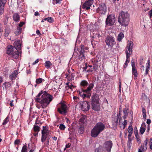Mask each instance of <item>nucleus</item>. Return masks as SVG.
<instances>
[{"mask_svg": "<svg viewBox=\"0 0 152 152\" xmlns=\"http://www.w3.org/2000/svg\"><path fill=\"white\" fill-rule=\"evenodd\" d=\"M53 96L46 91H41L35 98L36 102L40 103L41 105H37L36 107L40 109L41 106L42 108H46L53 100Z\"/></svg>", "mask_w": 152, "mask_h": 152, "instance_id": "f257e3e1", "label": "nucleus"}, {"mask_svg": "<svg viewBox=\"0 0 152 152\" xmlns=\"http://www.w3.org/2000/svg\"><path fill=\"white\" fill-rule=\"evenodd\" d=\"M93 82L88 85V82L86 80H82L80 83L81 91H78L79 95L84 100L86 98H90L91 96V91L94 87Z\"/></svg>", "mask_w": 152, "mask_h": 152, "instance_id": "f03ea898", "label": "nucleus"}, {"mask_svg": "<svg viewBox=\"0 0 152 152\" xmlns=\"http://www.w3.org/2000/svg\"><path fill=\"white\" fill-rule=\"evenodd\" d=\"M105 128L104 125L102 122L97 123L91 131V136L94 137H96Z\"/></svg>", "mask_w": 152, "mask_h": 152, "instance_id": "7ed1b4c3", "label": "nucleus"}, {"mask_svg": "<svg viewBox=\"0 0 152 152\" xmlns=\"http://www.w3.org/2000/svg\"><path fill=\"white\" fill-rule=\"evenodd\" d=\"M129 15L127 12L122 11L119 14L118 21L120 25L126 26L129 21Z\"/></svg>", "mask_w": 152, "mask_h": 152, "instance_id": "20e7f679", "label": "nucleus"}, {"mask_svg": "<svg viewBox=\"0 0 152 152\" xmlns=\"http://www.w3.org/2000/svg\"><path fill=\"white\" fill-rule=\"evenodd\" d=\"M133 43L132 41H130L128 42L126 48L125 53L126 56V62L129 63L130 61V57L132 53V48Z\"/></svg>", "mask_w": 152, "mask_h": 152, "instance_id": "39448f33", "label": "nucleus"}, {"mask_svg": "<svg viewBox=\"0 0 152 152\" xmlns=\"http://www.w3.org/2000/svg\"><path fill=\"white\" fill-rule=\"evenodd\" d=\"M115 18L114 15H108L106 19L105 24L106 26H112L114 24Z\"/></svg>", "mask_w": 152, "mask_h": 152, "instance_id": "423d86ee", "label": "nucleus"}, {"mask_svg": "<svg viewBox=\"0 0 152 152\" xmlns=\"http://www.w3.org/2000/svg\"><path fill=\"white\" fill-rule=\"evenodd\" d=\"M107 8L104 3H101L96 10V12L100 15H104L107 11Z\"/></svg>", "mask_w": 152, "mask_h": 152, "instance_id": "0eeeda50", "label": "nucleus"}, {"mask_svg": "<svg viewBox=\"0 0 152 152\" xmlns=\"http://www.w3.org/2000/svg\"><path fill=\"white\" fill-rule=\"evenodd\" d=\"M67 105L64 103H61L60 107L58 108L57 111L61 114L66 115L67 112Z\"/></svg>", "mask_w": 152, "mask_h": 152, "instance_id": "6e6552de", "label": "nucleus"}, {"mask_svg": "<svg viewBox=\"0 0 152 152\" xmlns=\"http://www.w3.org/2000/svg\"><path fill=\"white\" fill-rule=\"evenodd\" d=\"M113 145L111 141L110 140L105 142L103 144V148L107 152H110L111 149Z\"/></svg>", "mask_w": 152, "mask_h": 152, "instance_id": "1a4fd4ad", "label": "nucleus"}, {"mask_svg": "<svg viewBox=\"0 0 152 152\" xmlns=\"http://www.w3.org/2000/svg\"><path fill=\"white\" fill-rule=\"evenodd\" d=\"M90 102L86 101L83 102L81 105V108L83 111H88L90 109Z\"/></svg>", "mask_w": 152, "mask_h": 152, "instance_id": "9d476101", "label": "nucleus"}, {"mask_svg": "<svg viewBox=\"0 0 152 152\" xmlns=\"http://www.w3.org/2000/svg\"><path fill=\"white\" fill-rule=\"evenodd\" d=\"M22 41L20 40L15 41L14 43V46L15 49L21 50V49Z\"/></svg>", "mask_w": 152, "mask_h": 152, "instance_id": "9b49d317", "label": "nucleus"}, {"mask_svg": "<svg viewBox=\"0 0 152 152\" xmlns=\"http://www.w3.org/2000/svg\"><path fill=\"white\" fill-rule=\"evenodd\" d=\"M99 96L97 94H94L91 96V102H96L99 103Z\"/></svg>", "mask_w": 152, "mask_h": 152, "instance_id": "f8f14e48", "label": "nucleus"}, {"mask_svg": "<svg viewBox=\"0 0 152 152\" xmlns=\"http://www.w3.org/2000/svg\"><path fill=\"white\" fill-rule=\"evenodd\" d=\"M94 0H87L82 6V8L84 9L86 7L91 6L93 3Z\"/></svg>", "mask_w": 152, "mask_h": 152, "instance_id": "ddd939ff", "label": "nucleus"}, {"mask_svg": "<svg viewBox=\"0 0 152 152\" xmlns=\"http://www.w3.org/2000/svg\"><path fill=\"white\" fill-rule=\"evenodd\" d=\"M15 48L11 45H9L7 47V53L11 55L15 50Z\"/></svg>", "mask_w": 152, "mask_h": 152, "instance_id": "4468645a", "label": "nucleus"}, {"mask_svg": "<svg viewBox=\"0 0 152 152\" xmlns=\"http://www.w3.org/2000/svg\"><path fill=\"white\" fill-rule=\"evenodd\" d=\"M105 41L106 44L108 46H113L115 43L113 39H106Z\"/></svg>", "mask_w": 152, "mask_h": 152, "instance_id": "2eb2a0df", "label": "nucleus"}, {"mask_svg": "<svg viewBox=\"0 0 152 152\" xmlns=\"http://www.w3.org/2000/svg\"><path fill=\"white\" fill-rule=\"evenodd\" d=\"M20 52H21V51L15 49V50L11 55H12V56L13 58L16 59L19 56Z\"/></svg>", "mask_w": 152, "mask_h": 152, "instance_id": "dca6fc26", "label": "nucleus"}, {"mask_svg": "<svg viewBox=\"0 0 152 152\" xmlns=\"http://www.w3.org/2000/svg\"><path fill=\"white\" fill-rule=\"evenodd\" d=\"M92 108L94 110L98 111L100 110V107L99 105V103H96V102L91 103Z\"/></svg>", "mask_w": 152, "mask_h": 152, "instance_id": "f3484780", "label": "nucleus"}, {"mask_svg": "<svg viewBox=\"0 0 152 152\" xmlns=\"http://www.w3.org/2000/svg\"><path fill=\"white\" fill-rule=\"evenodd\" d=\"M98 60L97 58H94V60L92 61V63L93 64V68L94 70L96 71L98 68L99 64Z\"/></svg>", "mask_w": 152, "mask_h": 152, "instance_id": "a211bd4d", "label": "nucleus"}, {"mask_svg": "<svg viewBox=\"0 0 152 152\" xmlns=\"http://www.w3.org/2000/svg\"><path fill=\"white\" fill-rule=\"evenodd\" d=\"M125 108H124L123 110V112L124 114V115L123 116V118L124 120L126 119L129 113V108H126V106H125Z\"/></svg>", "mask_w": 152, "mask_h": 152, "instance_id": "6ab92c4d", "label": "nucleus"}, {"mask_svg": "<svg viewBox=\"0 0 152 152\" xmlns=\"http://www.w3.org/2000/svg\"><path fill=\"white\" fill-rule=\"evenodd\" d=\"M13 19L15 22H18L20 20V16L18 13H15L13 15Z\"/></svg>", "mask_w": 152, "mask_h": 152, "instance_id": "aec40b11", "label": "nucleus"}, {"mask_svg": "<svg viewBox=\"0 0 152 152\" xmlns=\"http://www.w3.org/2000/svg\"><path fill=\"white\" fill-rule=\"evenodd\" d=\"M5 5V3L0 2V15H2L3 14Z\"/></svg>", "mask_w": 152, "mask_h": 152, "instance_id": "412c9836", "label": "nucleus"}, {"mask_svg": "<svg viewBox=\"0 0 152 152\" xmlns=\"http://www.w3.org/2000/svg\"><path fill=\"white\" fill-rule=\"evenodd\" d=\"M18 74V72L17 70H15L10 75L9 78L12 80L15 79V77L17 76Z\"/></svg>", "mask_w": 152, "mask_h": 152, "instance_id": "4be33fe9", "label": "nucleus"}, {"mask_svg": "<svg viewBox=\"0 0 152 152\" xmlns=\"http://www.w3.org/2000/svg\"><path fill=\"white\" fill-rule=\"evenodd\" d=\"M132 73L133 75H134V78L136 79L137 77V72L136 68H133L132 69Z\"/></svg>", "mask_w": 152, "mask_h": 152, "instance_id": "5701e85b", "label": "nucleus"}, {"mask_svg": "<svg viewBox=\"0 0 152 152\" xmlns=\"http://www.w3.org/2000/svg\"><path fill=\"white\" fill-rule=\"evenodd\" d=\"M146 125L144 123L142 124L140 128V132L141 134H143L145 132V130Z\"/></svg>", "mask_w": 152, "mask_h": 152, "instance_id": "b1692460", "label": "nucleus"}, {"mask_svg": "<svg viewBox=\"0 0 152 152\" xmlns=\"http://www.w3.org/2000/svg\"><path fill=\"white\" fill-rule=\"evenodd\" d=\"M138 149V152H144L147 149L146 147L145 148L144 144H142Z\"/></svg>", "mask_w": 152, "mask_h": 152, "instance_id": "393cba45", "label": "nucleus"}, {"mask_svg": "<svg viewBox=\"0 0 152 152\" xmlns=\"http://www.w3.org/2000/svg\"><path fill=\"white\" fill-rule=\"evenodd\" d=\"M133 129L132 126H129L128 129V136L131 137L133 133Z\"/></svg>", "mask_w": 152, "mask_h": 152, "instance_id": "a878e982", "label": "nucleus"}, {"mask_svg": "<svg viewBox=\"0 0 152 152\" xmlns=\"http://www.w3.org/2000/svg\"><path fill=\"white\" fill-rule=\"evenodd\" d=\"M47 134H44L43 132L42 133L41 141L43 142H44L47 139Z\"/></svg>", "mask_w": 152, "mask_h": 152, "instance_id": "bb28decb", "label": "nucleus"}, {"mask_svg": "<svg viewBox=\"0 0 152 152\" xmlns=\"http://www.w3.org/2000/svg\"><path fill=\"white\" fill-rule=\"evenodd\" d=\"M75 74L74 73H71L69 75V77L67 78V80L69 81H71L75 77Z\"/></svg>", "mask_w": 152, "mask_h": 152, "instance_id": "cd10ccee", "label": "nucleus"}, {"mask_svg": "<svg viewBox=\"0 0 152 152\" xmlns=\"http://www.w3.org/2000/svg\"><path fill=\"white\" fill-rule=\"evenodd\" d=\"M22 29V28H20V27H17V29L15 32V35H18L19 34H20L21 32Z\"/></svg>", "mask_w": 152, "mask_h": 152, "instance_id": "c85d7f7f", "label": "nucleus"}, {"mask_svg": "<svg viewBox=\"0 0 152 152\" xmlns=\"http://www.w3.org/2000/svg\"><path fill=\"white\" fill-rule=\"evenodd\" d=\"M45 65L48 69L52 65V64L49 61H47L45 62Z\"/></svg>", "mask_w": 152, "mask_h": 152, "instance_id": "c756f323", "label": "nucleus"}, {"mask_svg": "<svg viewBox=\"0 0 152 152\" xmlns=\"http://www.w3.org/2000/svg\"><path fill=\"white\" fill-rule=\"evenodd\" d=\"M85 50L81 46V49L79 51L80 55L82 56V57H84V53H85Z\"/></svg>", "mask_w": 152, "mask_h": 152, "instance_id": "7c9ffc66", "label": "nucleus"}, {"mask_svg": "<svg viewBox=\"0 0 152 152\" xmlns=\"http://www.w3.org/2000/svg\"><path fill=\"white\" fill-rule=\"evenodd\" d=\"M86 118V116L83 115L79 120L80 122L82 123L83 124L86 121L85 119Z\"/></svg>", "mask_w": 152, "mask_h": 152, "instance_id": "2f4dec72", "label": "nucleus"}, {"mask_svg": "<svg viewBox=\"0 0 152 152\" xmlns=\"http://www.w3.org/2000/svg\"><path fill=\"white\" fill-rule=\"evenodd\" d=\"M45 20H47L50 23H52L53 22L54 20L53 18L51 17H48L45 18L44 19Z\"/></svg>", "mask_w": 152, "mask_h": 152, "instance_id": "473e14b6", "label": "nucleus"}, {"mask_svg": "<svg viewBox=\"0 0 152 152\" xmlns=\"http://www.w3.org/2000/svg\"><path fill=\"white\" fill-rule=\"evenodd\" d=\"M84 131V127L83 126L80 125V127L79 128L78 132L80 134H82L83 133Z\"/></svg>", "mask_w": 152, "mask_h": 152, "instance_id": "72a5a7b5", "label": "nucleus"}, {"mask_svg": "<svg viewBox=\"0 0 152 152\" xmlns=\"http://www.w3.org/2000/svg\"><path fill=\"white\" fill-rule=\"evenodd\" d=\"M142 112L143 117L144 119H145L146 118V111L145 108L143 107L142 108Z\"/></svg>", "mask_w": 152, "mask_h": 152, "instance_id": "f704fd0d", "label": "nucleus"}, {"mask_svg": "<svg viewBox=\"0 0 152 152\" xmlns=\"http://www.w3.org/2000/svg\"><path fill=\"white\" fill-rule=\"evenodd\" d=\"M27 146L26 145H23L22 148L21 152H27Z\"/></svg>", "mask_w": 152, "mask_h": 152, "instance_id": "c9c22d12", "label": "nucleus"}, {"mask_svg": "<svg viewBox=\"0 0 152 152\" xmlns=\"http://www.w3.org/2000/svg\"><path fill=\"white\" fill-rule=\"evenodd\" d=\"M43 80H44V79H43L41 78H39L36 79V83L37 84L41 83L42 82Z\"/></svg>", "mask_w": 152, "mask_h": 152, "instance_id": "e433bc0d", "label": "nucleus"}, {"mask_svg": "<svg viewBox=\"0 0 152 152\" xmlns=\"http://www.w3.org/2000/svg\"><path fill=\"white\" fill-rule=\"evenodd\" d=\"M118 123V120L116 119L115 118H114V120L112 121V123L113 125L115 126H117Z\"/></svg>", "mask_w": 152, "mask_h": 152, "instance_id": "4c0bfd02", "label": "nucleus"}, {"mask_svg": "<svg viewBox=\"0 0 152 152\" xmlns=\"http://www.w3.org/2000/svg\"><path fill=\"white\" fill-rule=\"evenodd\" d=\"M48 130L47 129L46 126H43V129L42 130V133L43 132L44 134H47V132Z\"/></svg>", "mask_w": 152, "mask_h": 152, "instance_id": "58836bf2", "label": "nucleus"}, {"mask_svg": "<svg viewBox=\"0 0 152 152\" xmlns=\"http://www.w3.org/2000/svg\"><path fill=\"white\" fill-rule=\"evenodd\" d=\"M34 129L35 132H38L40 130V127L38 126L34 125Z\"/></svg>", "mask_w": 152, "mask_h": 152, "instance_id": "ea45409f", "label": "nucleus"}, {"mask_svg": "<svg viewBox=\"0 0 152 152\" xmlns=\"http://www.w3.org/2000/svg\"><path fill=\"white\" fill-rule=\"evenodd\" d=\"M10 32V31L9 29H6L4 34V36L5 37H7Z\"/></svg>", "mask_w": 152, "mask_h": 152, "instance_id": "a19ab883", "label": "nucleus"}, {"mask_svg": "<svg viewBox=\"0 0 152 152\" xmlns=\"http://www.w3.org/2000/svg\"><path fill=\"white\" fill-rule=\"evenodd\" d=\"M9 117L8 116L4 120V121L2 124L3 125H5L9 121Z\"/></svg>", "mask_w": 152, "mask_h": 152, "instance_id": "79ce46f5", "label": "nucleus"}, {"mask_svg": "<svg viewBox=\"0 0 152 152\" xmlns=\"http://www.w3.org/2000/svg\"><path fill=\"white\" fill-rule=\"evenodd\" d=\"M61 0H53V3L54 4H60L61 3Z\"/></svg>", "mask_w": 152, "mask_h": 152, "instance_id": "37998d69", "label": "nucleus"}, {"mask_svg": "<svg viewBox=\"0 0 152 152\" xmlns=\"http://www.w3.org/2000/svg\"><path fill=\"white\" fill-rule=\"evenodd\" d=\"M59 128L61 130H64L65 129L66 127L63 124H61L60 125Z\"/></svg>", "mask_w": 152, "mask_h": 152, "instance_id": "c03bdc74", "label": "nucleus"}, {"mask_svg": "<svg viewBox=\"0 0 152 152\" xmlns=\"http://www.w3.org/2000/svg\"><path fill=\"white\" fill-rule=\"evenodd\" d=\"M20 142V140L19 139L16 140L14 142V144L15 145H17L18 146L19 145Z\"/></svg>", "mask_w": 152, "mask_h": 152, "instance_id": "a18cd8bd", "label": "nucleus"}, {"mask_svg": "<svg viewBox=\"0 0 152 152\" xmlns=\"http://www.w3.org/2000/svg\"><path fill=\"white\" fill-rule=\"evenodd\" d=\"M149 139L148 138H146V140L144 141V145L145 146V147H146V149L147 148V142L148 141Z\"/></svg>", "mask_w": 152, "mask_h": 152, "instance_id": "49530a36", "label": "nucleus"}, {"mask_svg": "<svg viewBox=\"0 0 152 152\" xmlns=\"http://www.w3.org/2000/svg\"><path fill=\"white\" fill-rule=\"evenodd\" d=\"M118 38H123L124 37V35L122 32H121L118 35Z\"/></svg>", "mask_w": 152, "mask_h": 152, "instance_id": "de8ad7c7", "label": "nucleus"}, {"mask_svg": "<svg viewBox=\"0 0 152 152\" xmlns=\"http://www.w3.org/2000/svg\"><path fill=\"white\" fill-rule=\"evenodd\" d=\"M150 68V66H146L145 69V74L147 75L148 73V71Z\"/></svg>", "mask_w": 152, "mask_h": 152, "instance_id": "09e8293b", "label": "nucleus"}, {"mask_svg": "<svg viewBox=\"0 0 152 152\" xmlns=\"http://www.w3.org/2000/svg\"><path fill=\"white\" fill-rule=\"evenodd\" d=\"M25 24V23L23 22H20L19 24L18 25V27H20V28H21V27H22V26Z\"/></svg>", "mask_w": 152, "mask_h": 152, "instance_id": "8fccbe9b", "label": "nucleus"}, {"mask_svg": "<svg viewBox=\"0 0 152 152\" xmlns=\"http://www.w3.org/2000/svg\"><path fill=\"white\" fill-rule=\"evenodd\" d=\"M121 114L120 113L119 114H118L117 116V118H116V119H117L118 121V120H119V122L121 120Z\"/></svg>", "mask_w": 152, "mask_h": 152, "instance_id": "3c124183", "label": "nucleus"}, {"mask_svg": "<svg viewBox=\"0 0 152 152\" xmlns=\"http://www.w3.org/2000/svg\"><path fill=\"white\" fill-rule=\"evenodd\" d=\"M127 121L126 120H125L123 123V125L124 126V129L126 127V126L127 124Z\"/></svg>", "mask_w": 152, "mask_h": 152, "instance_id": "603ef678", "label": "nucleus"}, {"mask_svg": "<svg viewBox=\"0 0 152 152\" xmlns=\"http://www.w3.org/2000/svg\"><path fill=\"white\" fill-rule=\"evenodd\" d=\"M130 137H129V136H128V144H129V145H130V144H131V138H130Z\"/></svg>", "mask_w": 152, "mask_h": 152, "instance_id": "864d4df0", "label": "nucleus"}, {"mask_svg": "<svg viewBox=\"0 0 152 152\" xmlns=\"http://www.w3.org/2000/svg\"><path fill=\"white\" fill-rule=\"evenodd\" d=\"M119 91L120 93H121V81L120 80H119Z\"/></svg>", "mask_w": 152, "mask_h": 152, "instance_id": "5fc2aeb1", "label": "nucleus"}, {"mask_svg": "<svg viewBox=\"0 0 152 152\" xmlns=\"http://www.w3.org/2000/svg\"><path fill=\"white\" fill-rule=\"evenodd\" d=\"M136 139L138 143H140L141 140L139 138V136L136 137Z\"/></svg>", "mask_w": 152, "mask_h": 152, "instance_id": "6e6d98bb", "label": "nucleus"}, {"mask_svg": "<svg viewBox=\"0 0 152 152\" xmlns=\"http://www.w3.org/2000/svg\"><path fill=\"white\" fill-rule=\"evenodd\" d=\"M131 63H132V68H133L136 67L135 64V63L134 62V61H132Z\"/></svg>", "mask_w": 152, "mask_h": 152, "instance_id": "4d7b16f0", "label": "nucleus"}, {"mask_svg": "<svg viewBox=\"0 0 152 152\" xmlns=\"http://www.w3.org/2000/svg\"><path fill=\"white\" fill-rule=\"evenodd\" d=\"M148 14L149 15L150 18H151L152 17V9L150 11H149Z\"/></svg>", "mask_w": 152, "mask_h": 152, "instance_id": "13d9d810", "label": "nucleus"}, {"mask_svg": "<svg viewBox=\"0 0 152 152\" xmlns=\"http://www.w3.org/2000/svg\"><path fill=\"white\" fill-rule=\"evenodd\" d=\"M129 63L125 61L124 66V68H126L128 66Z\"/></svg>", "mask_w": 152, "mask_h": 152, "instance_id": "bf43d9fd", "label": "nucleus"}, {"mask_svg": "<svg viewBox=\"0 0 152 152\" xmlns=\"http://www.w3.org/2000/svg\"><path fill=\"white\" fill-rule=\"evenodd\" d=\"M39 61L38 59H37L34 62L32 63V65H34L35 64H36Z\"/></svg>", "mask_w": 152, "mask_h": 152, "instance_id": "052dcab7", "label": "nucleus"}, {"mask_svg": "<svg viewBox=\"0 0 152 152\" xmlns=\"http://www.w3.org/2000/svg\"><path fill=\"white\" fill-rule=\"evenodd\" d=\"M81 46L85 50H87L88 49V47H86V46H84V45H82Z\"/></svg>", "mask_w": 152, "mask_h": 152, "instance_id": "680f3d73", "label": "nucleus"}, {"mask_svg": "<svg viewBox=\"0 0 152 152\" xmlns=\"http://www.w3.org/2000/svg\"><path fill=\"white\" fill-rule=\"evenodd\" d=\"M149 144L150 146H151L152 145V138L150 139L149 140Z\"/></svg>", "mask_w": 152, "mask_h": 152, "instance_id": "e2e57ef3", "label": "nucleus"}, {"mask_svg": "<svg viewBox=\"0 0 152 152\" xmlns=\"http://www.w3.org/2000/svg\"><path fill=\"white\" fill-rule=\"evenodd\" d=\"M71 146V144L69 143H68V144H66V148H69Z\"/></svg>", "mask_w": 152, "mask_h": 152, "instance_id": "0e129e2a", "label": "nucleus"}, {"mask_svg": "<svg viewBox=\"0 0 152 152\" xmlns=\"http://www.w3.org/2000/svg\"><path fill=\"white\" fill-rule=\"evenodd\" d=\"M151 120L150 119H148L147 120L146 123H147L149 125L150 124H151Z\"/></svg>", "mask_w": 152, "mask_h": 152, "instance_id": "69168bd1", "label": "nucleus"}, {"mask_svg": "<svg viewBox=\"0 0 152 152\" xmlns=\"http://www.w3.org/2000/svg\"><path fill=\"white\" fill-rule=\"evenodd\" d=\"M36 33L38 35H41V34L40 33L39 31L38 30L36 31Z\"/></svg>", "mask_w": 152, "mask_h": 152, "instance_id": "338daca9", "label": "nucleus"}, {"mask_svg": "<svg viewBox=\"0 0 152 152\" xmlns=\"http://www.w3.org/2000/svg\"><path fill=\"white\" fill-rule=\"evenodd\" d=\"M93 71V69H89L87 70L86 72H92Z\"/></svg>", "mask_w": 152, "mask_h": 152, "instance_id": "774afa93", "label": "nucleus"}]
</instances>
